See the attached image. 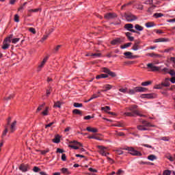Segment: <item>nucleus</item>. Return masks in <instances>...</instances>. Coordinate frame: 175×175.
I'll use <instances>...</instances> for the list:
<instances>
[{
    "label": "nucleus",
    "mask_w": 175,
    "mask_h": 175,
    "mask_svg": "<svg viewBox=\"0 0 175 175\" xmlns=\"http://www.w3.org/2000/svg\"><path fill=\"white\" fill-rule=\"evenodd\" d=\"M170 70L167 68H164L163 69L161 70V72H164V75H166L167 73H169Z\"/></svg>",
    "instance_id": "33"
},
{
    "label": "nucleus",
    "mask_w": 175,
    "mask_h": 175,
    "mask_svg": "<svg viewBox=\"0 0 175 175\" xmlns=\"http://www.w3.org/2000/svg\"><path fill=\"white\" fill-rule=\"evenodd\" d=\"M61 172L63 174H67V175H69L70 174L69 170H68V168H66V167H63L62 169H61Z\"/></svg>",
    "instance_id": "21"
},
{
    "label": "nucleus",
    "mask_w": 175,
    "mask_h": 175,
    "mask_svg": "<svg viewBox=\"0 0 175 175\" xmlns=\"http://www.w3.org/2000/svg\"><path fill=\"white\" fill-rule=\"evenodd\" d=\"M142 124H143L144 126H146V127H151L150 123L148 122H146V120H143V121H142Z\"/></svg>",
    "instance_id": "29"
},
{
    "label": "nucleus",
    "mask_w": 175,
    "mask_h": 175,
    "mask_svg": "<svg viewBox=\"0 0 175 175\" xmlns=\"http://www.w3.org/2000/svg\"><path fill=\"white\" fill-rule=\"evenodd\" d=\"M166 42H169V39L161 38L155 39V40H154L155 43Z\"/></svg>",
    "instance_id": "13"
},
{
    "label": "nucleus",
    "mask_w": 175,
    "mask_h": 175,
    "mask_svg": "<svg viewBox=\"0 0 175 175\" xmlns=\"http://www.w3.org/2000/svg\"><path fill=\"white\" fill-rule=\"evenodd\" d=\"M117 17V15L115 13H111V12H109V13H107L105 15V18L106 20H111V19H113Z\"/></svg>",
    "instance_id": "9"
},
{
    "label": "nucleus",
    "mask_w": 175,
    "mask_h": 175,
    "mask_svg": "<svg viewBox=\"0 0 175 175\" xmlns=\"http://www.w3.org/2000/svg\"><path fill=\"white\" fill-rule=\"evenodd\" d=\"M160 56H161L160 55L155 54L154 53H150V57H160Z\"/></svg>",
    "instance_id": "56"
},
{
    "label": "nucleus",
    "mask_w": 175,
    "mask_h": 175,
    "mask_svg": "<svg viewBox=\"0 0 175 175\" xmlns=\"http://www.w3.org/2000/svg\"><path fill=\"white\" fill-rule=\"evenodd\" d=\"M155 8H157V5H152L150 8H148V12L152 13Z\"/></svg>",
    "instance_id": "34"
},
{
    "label": "nucleus",
    "mask_w": 175,
    "mask_h": 175,
    "mask_svg": "<svg viewBox=\"0 0 175 175\" xmlns=\"http://www.w3.org/2000/svg\"><path fill=\"white\" fill-rule=\"evenodd\" d=\"M126 151H129V153L133 156H142V153L133 147H126L124 148Z\"/></svg>",
    "instance_id": "3"
},
{
    "label": "nucleus",
    "mask_w": 175,
    "mask_h": 175,
    "mask_svg": "<svg viewBox=\"0 0 175 175\" xmlns=\"http://www.w3.org/2000/svg\"><path fill=\"white\" fill-rule=\"evenodd\" d=\"M137 105H131L130 107L126 109L124 116L127 117H136L137 116L139 117L146 118V115L141 114L137 109Z\"/></svg>",
    "instance_id": "1"
},
{
    "label": "nucleus",
    "mask_w": 175,
    "mask_h": 175,
    "mask_svg": "<svg viewBox=\"0 0 175 175\" xmlns=\"http://www.w3.org/2000/svg\"><path fill=\"white\" fill-rule=\"evenodd\" d=\"M86 131H88V132H92L94 133H96L98 132V130H97L96 129H93V128H91L90 126L86 128Z\"/></svg>",
    "instance_id": "19"
},
{
    "label": "nucleus",
    "mask_w": 175,
    "mask_h": 175,
    "mask_svg": "<svg viewBox=\"0 0 175 175\" xmlns=\"http://www.w3.org/2000/svg\"><path fill=\"white\" fill-rule=\"evenodd\" d=\"M162 85L163 87H170V79L169 78L165 79V81L164 82L162 83Z\"/></svg>",
    "instance_id": "15"
},
{
    "label": "nucleus",
    "mask_w": 175,
    "mask_h": 175,
    "mask_svg": "<svg viewBox=\"0 0 175 175\" xmlns=\"http://www.w3.org/2000/svg\"><path fill=\"white\" fill-rule=\"evenodd\" d=\"M74 107H83L82 103H74L73 104Z\"/></svg>",
    "instance_id": "40"
},
{
    "label": "nucleus",
    "mask_w": 175,
    "mask_h": 175,
    "mask_svg": "<svg viewBox=\"0 0 175 175\" xmlns=\"http://www.w3.org/2000/svg\"><path fill=\"white\" fill-rule=\"evenodd\" d=\"M21 38H13L12 42V44H16L18 42H20Z\"/></svg>",
    "instance_id": "45"
},
{
    "label": "nucleus",
    "mask_w": 175,
    "mask_h": 175,
    "mask_svg": "<svg viewBox=\"0 0 175 175\" xmlns=\"http://www.w3.org/2000/svg\"><path fill=\"white\" fill-rule=\"evenodd\" d=\"M138 130L145 131L147 129L144 127V126H137Z\"/></svg>",
    "instance_id": "44"
},
{
    "label": "nucleus",
    "mask_w": 175,
    "mask_h": 175,
    "mask_svg": "<svg viewBox=\"0 0 175 175\" xmlns=\"http://www.w3.org/2000/svg\"><path fill=\"white\" fill-rule=\"evenodd\" d=\"M105 88L107 91V90H111L112 86L110 84H107V85H105Z\"/></svg>",
    "instance_id": "48"
},
{
    "label": "nucleus",
    "mask_w": 175,
    "mask_h": 175,
    "mask_svg": "<svg viewBox=\"0 0 175 175\" xmlns=\"http://www.w3.org/2000/svg\"><path fill=\"white\" fill-rule=\"evenodd\" d=\"M148 68L151 69L152 72H158L159 69H161L160 67L154 66L152 63H150L147 64Z\"/></svg>",
    "instance_id": "6"
},
{
    "label": "nucleus",
    "mask_w": 175,
    "mask_h": 175,
    "mask_svg": "<svg viewBox=\"0 0 175 175\" xmlns=\"http://www.w3.org/2000/svg\"><path fill=\"white\" fill-rule=\"evenodd\" d=\"M163 14H161V13H156L154 14V17L158 18H160V17H163Z\"/></svg>",
    "instance_id": "41"
},
{
    "label": "nucleus",
    "mask_w": 175,
    "mask_h": 175,
    "mask_svg": "<svg viewBox=\"0 0 175 175\" xmlns=\"http://www.w3.org/2000/svg\"><path fill=\"white\" fill-rule=\"evenodd\" d=\"M61 107H62V103L60 101L55 102L54 107L61 108Z\"/></svg>",
    "instance_id": "35"
},
{
    "label": "nucleus",
    "mask_w": 175,
    "mask_h": 175,
    "mask_svg": "<svg viewBox=\"0 0 175 175\" xmlns=\"http://www.w3.org/2000/svg\"><path fill=\"white\" fill-rule=\"evenodd\" d=\"M169 81H171L172 83H175V77H172L171 79H169Z\"/></svg>",
    "instance_id": "62"
},
{
    "label": "nucleus",
    "mask_w": 175,
    "mask_h": 175,
    "mask_svg": "<svg viewBox=\"0 0 175 175\" xmlns=\"http://www.w3.org/2000/svg\"><path fill=\"white\" fill-rule=\"evenodd\" d=\"M109 76L107 74H100L96 77V79H105L107 78Z\"/></svg>",
    "instance_id": "18"
},
{
    "label": "nucleus",
    "mask_w": 175,
    "mask_h": 175,
    "mask_svg": "<svg viewBox=\"0 0 175 175\" xmlns=\"http://www.w3.org/2000/svg\"><path fill=\"white\" fill-rule=\"evenodd\" d=\"M102 72L108 74L109 76L112 77H116L117 76L116 72L111 71V70L105 67L102 68Z\"/></svg>",
    "instance_id": "5"
},
{
    "label": "nucleus",
    "mask_w": 175,
    "mask_h": 175,
    "mask_svg": "<svg viewBox=\"0 0 175 175\" xmlns=\"http://www.w3.org/2000/svg\"><path fill=\"white\" fill-rule=\"evenodd\" d=\"M125 18H126V21H127V22H129V23L136 21L137 19V18L132 14H125Z\"/></svg>",
    "instance_id": "4"
},
{
    "label": "nucleus",
    "mask_w": 175,
    "mask_h": 175,
    "mask_svg": "<svg viewBox=\"0 0 175 175\" xmlns=\"http://www.w3.org/2000/svg\"><path fill=\"white\" fill-rule=\"evenodd\" d=\"M125 29L130 31L132 33H139L138 31L134 30L133 28V24H126L125 26H124Z\"/></svg>",
    "instance_id": "8"
},
{
    "label": "nucleus",
    "mask_w": 175,
    "mask_h": 175,
    "mask_svg": "<svg viewBox=\"0 0 175 175\" xmlns=\"http://www.w3.org/2000/svg\"><path fill=\"white\" fill-rule=\"evenodd\" d=\"M119 92L123 93V94H126L128 93V88H120L119 89Z\"/></svg>",
    "instance_id": "38"
},
{
    "label": "nucleus",
    "mask_w": 175,
    "mask_h": 175,
    "mask_svg": "<svg viewBox=\"0 0 175 175\" xmlns=\"http://www.w3.org/2000/svg\"><path fill=\"white\" fill-rule=\"evenodd\" d=\"M61 159H62L63 161H66V154H62V157H61Z\"/></svg>",
    "instance_id": "63"
},
{
    "label": "nucleus",
    "mask_w": 175,
    "mask_h": 175,
    "mask_svg": "<svg viewBox=\"0 0 175 175\" xmlns=\"http://www.w3.org/2000/svg\"><path fill=\"white\" fill-rule=\"evenodd\" d=\"M116 152L118 155H122V154H124V152L121 150H116Z\"/></svg>",
    "instance_id": "58"
},
{
    "label": "nucleus",
    "mask_w": 175,
    "mask_h": 175,
    "mask_svg": "<svg viewBox=\"0 0 175 175\" xmlns=\"http://www.w3.org/2000/svg\"><path fill=\"white\" fill-rule=\"evenodd\" d=\"M171 174V171L170 170H165L163 172V175H170Z\"/></svg>",
    "instance_id": "57"
},
{
    "label": "nucleus",
    "mask_w": 175,
    "mask_h": 175,
    "mask_svg": "<svg viewBox=\"0 0 175 175\" xmlns=\"http://www.w3.org/2000/svg\"><path fill=\"white\" fill-rule=\"evenodd\" d=\"M49 107H46V109L44 110L43 112H42V114L44 116L49 115Z\"/></svg>",
    "instance_id": "31"
},
{
    "label": "nucleus",
    "mask_w": 175,
    "mask_h": 175,
    "mask_svg": "<svg viewBox=\"0 0 175 175\" xmlns=\"http://www.w3.org/2000/svg\"><path fill=\"white\" fill-rule=\"evenodd\" d=\"M98 148H100V154L102 155V156H105L107 157V154H106V152H105V150L107 149V148L104 147V146H98Z\"/></svg>",
    "instance_id": "12"
},
{
    "label": "nucleus",
    "mask_w": 175,
    "mask_h": 175,
    "mask_svg": "<svg viewBox=\"0 0 175 175\" xmlns=\"http://www.w3.org/2000/svg\"><path fill=\"white\" fill-rule=\"evenodd\" d=\"M8 132V126H5V129L2 133V138H3V137H5L7 135Z\"/></svg>",
    "instance_id": "36"
},
{
    "label": "nucleus",
    "mask_w": 175,
    "mask_h": 175,
    "mask_svg": "<svg viewBox=\"0 0 175 175\" xmlns=\"http://www.w3.org/2000/svg\"><path fill=\"white\" fill-rule=\"evenodd\" d=\"M61 47H62V45L56 46V47L54 49V53H57L59 51V49H61Z\"/></svg>",
    "instance_id": "53"
},
{
    "label": "nucleus",
    "mask_w": 175,
    "mask_h": 175,
    "mask_svg": "<svg viewBox=\"0 0 175 175\" xmlns=\"http://www.w3.org/2000/svg\"><path fill=\"white\" fill-rule=\"evenodd\" d=\"M131 45H132V42H127L124 45L121 46V49H124L130 47V46H131Z\"/></svg>",
    "instance_id": "28"
},
{
    "label": "nucleus",
    "mask_w": 175,
    "mask_h": 175,
    "mask_svg": "<svg viewBox=\"0 0 175 175\" xmlns=\"http://www.w3.org/2000/svg\"><path fill=\"white\" fill-rule=\"evenodd\" d=\"M120 43H121L120 38H115L114 40L111 41V44H112V45L120 44Z\"/></svg>",
    "instance_id": "14"
},
{
    "label": "nucleus",
    "mask_w": 175,
    "mask_h": 175,
    "mask_svg": "<svg viewBox=\"0 0 175 175\" xmlns=\"http://www.w3.org/2000/svg\"><path fill=\"white\" fill-rule=\"evenodd\" d=\"M135 88V92H137V93L146 92V91H147L146 88L136 87Z\"/></svg>",
    "instance_id": "11"
},
{
    "label": "nucleus",
    "mask_w": 175,
    "mask_h": 175,
    "mask_svg": "<svg viewBox=\"0 0 175 175\" xmlns=\"http://www.w3.org/2000/svg\"><path fill=\"white\" fill-rule=\"evenodd\" d=\"M139 49V45H135V44H134L133 46V50L134 51H138Z\"/></svg>",
    "instance_id": "51"
},
{
    "label": "nucleus",
    "mask_w": 175,
    "mask_h": 175,
    "mask_svg": "<svg viewBox=\"0 0 175 175\" xmlns=\"http://www.w3.org/2000/svg\"><path fill=\"white\" fill-rule=\"evenodd\" d=\"M13 97H14V94H10L8 97L5 98V100H10L12 98H13Z\"/></svg>",
    "instance_id": "60"
},
{
    "label": "nucleus",
    "mask_w": 175,
    "mask_h": 175,
    "mask_svg": "<svg viewBox=\"0 0 175 175\" xmlns=\"http://www.w3.org/2000/svg\"><path fill=\"white\" fill-rule=\"evenodd\" d=\"M12 38H13V35L11 34L10 36H9L5 39L3 43H8V44L11 43Z\"/></svg>",
    "instance_id": "17"
},
{
    "label": "nucleus",
    "mask_w": 175,
    "mask_h": 175,
    "mask_svg": "<svg viewBox=\"0 0 175 175\" xmlns=\"http://www.w3.org/2000/svg\"><path fill=\"white\" fill-rule=\"evenodd\" d=\"M154 26H155V25L153 22H148L146 23V27L147 28L154 27Z\"/></svg>",
    "instance_id": "24"
},
{
    "label": "nucleus",
    "mask_w": 175,
    "mask_h": 175,
    "mask_svg": "<svg viewBox=\"0 0 175 175\" xmlns=\"http://www.w3.org/2000/svg\"><path fill=\"white\" fill-rule=\"evenodd\" d=\"M100 53H92V54H88V55H86V56H92L93 58H98V57H100Z\"/></svg>",
    "instance_id": "16"
},
{
    "label": "nucleus",
    "mask_w": 175,
    "mask_h": 175,
    "mask_svg": "<svg viewBox=\"0 0 175 175\" xmlns=\"http://www.w3.org/2000/svg\"><path fill=\"white\" fill-rule=\"evenodd\" d=\"M54 124H55V122H52L49 123V124L46 125L45 128L48 129V128L51 127V126H53Z\"/></svg>",
    "instance_id": "61"
},
{
    "label": "nucleus",
    "mask_w": 175,
    "mask_h": 175,
    "mask_svg": "<svg viewBox=\"0 0 175 175\" xmlns=\"http://www.w3.org/2000/svg\"><path fill=\"white\" fill-rule=\"evenodd\" d=\"M88 139H94L100 141V139L98 137H96V136H88Z\"/></svg>",
    "instance_id": "49"
},
{
    "label": "nucleus",
    "mask_w": 175,
    "mask_h": 175,
    "mask_svg": "<svg viewBox=\"0 0 175 175\" xmlns=\"http://www.w3.org/2000/svg\"><path fill=\"white\" fill-rule=\"evenodd\" d=\"M163 85L161 83V84H159V85H157L155 87H154V89L156 90H161L163 88Z\"/></svg>",
    "instance_id": "43"
},
{
    "label": "nucleus",
    "mask_w": 175,
    "mask_h": 175,
    "mask_svg": "<svg viewBox=\"0 0 175 175\" xmlns=\"http://www.w3.org/2000/svg\"><path fill=\"white\" fill-rule=\"evenodd\" d=\"M16 124H17V122L16 120H14L12 124H10V127H9V130H10V133H13L14 132L16 131Z\"/></svg>",
    "instance_id": "7"
},
{
    "label": "nucleus",
    "mask_w": 175,
    "mask_h": 175,
    "mask_svg": "<svg viewBox=\"0 0 175 175\" xmlns=\"http://www.w3.org/2000/svg\"><path fill=\"white\" fill-rule=\"evenodd\" d=\"M29 31L31 33H33V34H36V31L35 29L33 28V27H30V28L29 29Z\"/></svg>",
    "instance_id": "52"
},
{
    "label": "nucleus",
    "mask_w": 175,
    "mask_h": 175,
    "mask_svg": "<svg viewBox=\"0 0 175 175\" xmlns=\"http://www.w3.org/2000/svg\"><path fill=\"white\" fill-rule=\"evenodd\" d=\"M124 55L126 56V58L128 59H133L134 58V56H133V53L131 52H126L124 53Z\"/></svg>",
    "instance_id": "20"
},
{
    "label": "nucleus",
    "mask_w": 175,
    "mask_h": 175,
    "mask_svg": "<svg viewBox=\"0 0 175 175\" xmlns=\"http://www.w3.org/2000/svg\"><path fill=\"white\" fill-rule=\"evenodd\" d=\"M142 98H152L153 94H142Z\"/></svg>",
    "instance_id": "27"
},
{
    "label": "nucleus",
    "mask_w": 175,
    "mask_h": 175,
    "mask_svg": "<svg viewBox=\"0 0 175 175\" xmlns=\"http://www.w3.org/2000/svg\"><path fill=\"white\" fill-rule=\"evenodd\" d=\"M45 106V103L42 104V105H40L37 109V112L42 111V108H44Z\"/></svg>",
    "instance_id": "50"
},
{
    "label": "nucleus",
    "mask_w": 175,
    "mask_h": 175,
    "mask_svg": "<svg viewBox=\"0 0 175 175\" xmlns=\"http://www.w3.org/2000/svg\"><path fill=\"white\" fill-rule=\"evenodd\" d=\"M49 152V150H40V154H42V155H45L47 152Z\"/></svg>",
    "instance_id": "59"
},
{
    "label": "nucleus",
    "mask_w": 175,
    "mask_h": 175,
    "mask_svg": "<svg viewBox=\"0 0 175 175\" xmlns=\"http://www.w3.org/2000/svg\"><path fill=\"white\" fill-rule=\"evenodd\" d=\"M68 147L73 148L74 150H78L79 147H83V144L81 143L78 142L76 140H73L69 142Z\"/></svg>",
    "instance_id": "2"
},
{
    "label": "nucleus",
    "mask_w": 175,
    "mask_h": 175,
    "mask_svg": "<svg viewBox=\"0 0 175 175\" xmlns=\"http://www.w3.org/2000/svg\"><path fill=\"white\" fill-rule=\"evenodd\" d=\"M135 28L137 31H142L143 30V27L140 25H135Z\"/></svg>",
    "instance_id": "37"
},
{
    "label": "nucleus",
    "mask_w": 175,
    "mask_h": 175,
    "mask_svg": "<svg viewBox=\"0 0 175 175\" xmlns=\"http://www.w3.org/2000/svg\"><path fill=\"white\" fill-rule=\"evenodd\" d=\"M72 113H73V114H77V115L82 116V112H81V111L79 110V109H73Z\"/></svg>",
    "instance_id": "23"
},
{
    "label": "nucleus",
    "mask_w": 175,
    "mask_h": 175,
    "mask_svg": "<svg viewBox=\"0 0 175 175\" xmlns=\"http://www.w3.org/2000/svg\"><path fill=\"white\" fill-rule=\"evenodd\" d=\"M170 75H171L172 77H175V71L174 70H170V72H168Z\"/></svg>",
    "instance_id": "42"
},
{
    "label": "nucleus",
    "mask_w": 175,
    "mask_h": 175,
    "mask_svg": "<svg viewBox=\"0 0 175 175\" xmlns=\"http://www.w3.org/2000/svg\"><path fill=\"white\" fill-rule=\"evenodd\" d=\"M19 17H18V15H14V21L15 23H19L20 22V20L18 19Z\"/></svg>",
    "instance_id": "54"
},
{
    "label": "nucleus",
    "mask_w": 175,
    "mask_h": 175,
    "mask_svg": "<svg viewBox=\"0 0 175 175\" xmlns=\"http://www.w3.org/2000/svg\"><path fill=\"white\" fill-rule=\"evenodd\" d=\"M170 61L173 62V63L175 64V57H171V58H170Z\"/></svg>",
    "instance_id": "64"
},
{
    "label": "nucleus",
    "mask_w": 175,
    "mask_h": 175,
    "mask_svg": "<svg viewBox=\"0 0 175 175\" xmlns=\"http://www.w3.org/2000/svg\"><path fill=\"white\" fill-rule=\"evenodd\" d=\"M44 64H45V63H43L42 62V63H40V65H39V66H38V72H40L41 71V68H43Z\"/></svg>",
    "instance_id": "46"
},
{
    "label": "nucleus",
    "mask_w": 175,
    "mask_h": 175,
    "mask_svg": "<svg viewBox=\"0 0 175 175\" xmlns=\"http://www.w3.org/2000/svg\"><path fill=\"white\" fill-rule=\"evenodd\" d=\"M9 46H10V44L8 43L3 42V46H2L3 50L8 49Z\"/></svg>",
    "instance_id": "30"
},
{
    "label": "nucleus",
    "mask_w": 175,
    "mask_h": 175,
    "mask_svg": "<svg viewBox=\"0 0 175 175\" xmlns=\"http://www.w3.org/2000/svg\"><path fill=\"white\" fill-rule=\"evenodd\" d=\"M44 64H45V63H43L42 62V63H40V65H39V66H38V72H40L41 71V68H43Z\"/></svg>",
    "instance_id": "47"
},
{
    "label": "nucleus",
    "mask_w": 175,
    "mask_h": 175,
    "mask_svg": "<svg viewBox=\"0 0 175 175\" xmlns=\"http://www.w3.org/2000/svg\"><path fill=\"white\" fill-rule=\"evenodd\" d=\"M61 142V139L59 138V135H57L55 137V139H53V142L55 143V144H58Z\"/></svg>",
    "instance_id": "26"
},
{
    "label": "nucleus",
    "mask_w": 175,
    "mask_h": 175,
    "mask_svg": "<svg viewBox=\"0 0 175 175\" xmlns=\"http://www.w3.org/2000/svg\"><path fill=\"white\" fill-rule=\"evenodd\" d=\"M151 83H152V81H147L142 83V86L143 87H147L150 85Z\"/></svg>",
    "instance_id": "22"
},
{
    "label": "nucleus",
    "mask_w": 175,
    "mask_h": 175,
    "mask_svg": "<svg viewBox=\"0 0 175 175\" xmlns=\"http://www.w3.org/2000/svg\"><path fill=\"white\" fill-rule=\"evenodd\" d=\"M137 93L136 88H134L133 89H130L129 92H127V94H129L130 95H133Z\"/></svg>",
    "instance_id": "25"
},
{
    "label": "nucleus",
    "mask_w": 175,
    "mask_h": 175,
    "mask_svg": "<svg viewBox=\"0 0 175 175\" xmlns=\"http://www.w3.org/2000/svg\"><path fill=\"white\" fill-rule=\"evenodd\" d=\"M39 171H40V168H39L38 167H36V166L33 167V172H34L37 173Z\"/></svg>",
    "instance_id": "55"
},
{
    "label": "nucleus",
    "mask_w": 175,
    "mask_h": 175,
    "mask_svg": "<svg viewBox=\"0 0 175 175\" xmlns=\"http://www.w3.org/2000/svg\"><path fill=\"white\" fill-rule=\"evenodd\" d=\"M101 110L105 111V112L107 113V111H111V107H109V106H106L105 107H102Z\"/></svg>",
    "instance_id": "39"
},
{
    "label": "nucleus",
    "mask_w": 175,
    "mask_h": 175,
    "mask_svg": "<svg viewBox=\"0 0 175 175\" xmlns=\"http://www.w3.org/2000/svg\"><path fill=\"white\" fill-rule=\"evenodd\" d=\"M29 170V165L26 164H21V166H19V170L23 172H26Z\"/></svg>",
    "instance_id": "10"
},
{
    "label": "nucleus",
    "mask_w": 175,
    "mask_h": 175,
    "mask_svg": "<svg viewBox=\"0 0 175 175\" xmlns=\"http://www.w3.org/2000/svg\"><path fill=\"white\" fill-rule=\"evenodd\" d=\"M148 159L153 161L154 160L157 159V157H155L154 154H150L148 157Z\"/></svg>",
    "instance_id": "32"
}]
</instances>
